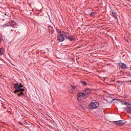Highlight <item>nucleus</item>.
Instances as JSON below:
<instances>
[{
    "mask_svg": "<svg viewBox=\"0 0 131 131\" xmlns=\"http://www.w3.org/2000/svg\"><path fill=\"white\" fill-rule=\"evenodd\" d=\"M83 93H84V95H85V96H88V95L91 94V90L88 89L84 90L83 91Z\"/></svg>",
    "mask_w": 131,
    "mask_h": 131,
    "instance_id": "0eeeda50",
    "label": "nucleus"
},
{
    "mask_svg": "<svg viewBox=\"0 0 131 131\" xmlns=\"http://www.w3.org/2000/svg\"><path fill=\"white\" fill-rule=\"evenodd\" d=\"M19 123H20V124H22V123H20V122H19Z\"/></svg>",
    "mask_w": 131,
    "mask_h": 131,
    "instance_id": "412c9836",
    "label": "nucleus"
},
{
    "mask_svg": "<svg viewBox=\"0 0 131 131\" xmlns=\"http://www.w3.org/2000/svg\"><path fill=\"white\" fill-rule=\"evenodd\" d=\"M81 83L84 84V85H88V84H86V82H85L84 81H81Z\"/></svg>",
    "mask_w": 131,
    "mask_h": 131,
    "instance_id": "f8f14e48",
    "label": "nucleus"
},
{
    "mask_svg": "<svg viewBox=\"0 0 131 131\" xmlns=\"http://www.w3.org/2000/svg\"><path fill=\"white\" fill-rule=\"evenodd\" d=\"M2 41V37L0 36V42Z\"/></svg>",
    "mask_w": 131,
    "mask_h": 131,
    "instance_id": "6ab92c4d",
    "label": "nucleus"
},
{
    "mask_svg": "<svg viewBox=\"0 0 131 131\" xmlns=\"http://www.w3.org/2000/svg\"><path fill=\"white\" fill-rule=\"evenodd\" d=\"M114 14L115 15V14H116V13H114Z\"/></svg>",
    "mask_w": 131,
    "mask_h": 131,
    "instance_id": "aec40b11",
    "label": "nucleus"
},
{
    "mask_svg": "<svg viewBox=\"0 0 131 131\" xmlns=\"http://www.w3.org/2000/svg\"><path fill=\"white\" fill-rule=\"evenodd\" d=\"M21 95H24L23 92H20V94H17V96L20 97Z\"/></svg>",
    "mask_w": 131,
    "mask_h": 131,
    "instance_id": "ddd939ff",
    "label": "nucleus"
},
{
    "mask_svg": "<svg viewBox=\"0 0 131 131\" xmlns=\"http://www.w3.org/2000/svg\"><path fill=\"white\" fill-rule=\"evenodd\" d=\"M4 53H5V49L0 48V55H4Z\"/></svg>",
    "mask_w": 131,
    "mask_h": 131,
    "instance_id": "1a4fd4ad",
    "label": "nucleus"
},
{
    "mask_svg": "<svg viewBox=\"0 0 131 131\" xmlns=\"http://www.w3.org/2000/svg\"><path fill=\"white\" fill-rule=\"evenodd\" d=\"M130 82H131V80H130Z\"/></svg>",
    "mask_w": 131,
    "mask_h": 131,
    "instance_id": "4be33fe9",
    "label": "nucleus"
},
{
    "mask_svg": "<svg viewBox=\"0 0 131 131\" xmlns=\"http://www.w3.org/2000/svg\"><path fill=\"white\" fill-rule=\"evenodd\" d=\"M96 15V13H95V12H92L91 14H90V16H91V17H93V16H95Z\"/></svg>",
    "mask_w": 131,
    "mask_h": 131,
    "instance_id": "9b49d317",
    "label": "nucleus"
},
{
    "mask_svg": "<svg viewBox=\"0 0 131 131\" xmlns=\"http://www.w3.org/2000/svg\"><path fill=\"white\" fill-rule=\"evenodd\" d=\"M15 22H13L12 24H11L10 25L11 26H14V25H15Z\"/></svg>",
    "mask_w": 131,
    "mask_h": 131,
    "instance_id": "2eb2a0df",
    "label": "nucleus"
},
{
    "mask_svg": "<svg viewBox=\"0 0 131 131\" xmlns=\"http://www.w3.org/2000/svg\"><path fill=\"white\" fill-rule=\"evenodd\" d=\"M99 102H94L91 103V106L93 109H97L99 107Z\"/></svg>",
    "mask_w": 131,
    "mask_h": 131,
    "instance_id": "39448f33",
    "label": "nucleus"
},
{
    "mask_svg": "<svg viewBox=\"0 0 131 131\" xmlns=\"http://www.w3.org/2000/svg\"><path fill=\"white\" fill-rule=\"evenodd\" d=\"M25 90L23 89H20V92H24Z\"/></svg>",
    "mask_w": 131,
    "mask_h": 131,
    "instance_id": "dca6fc26",
    "label": "nucleus"
},
{
    "mask_svg": "<svg viewBox=\"0 0 131 131\" xmlns=\"http://www.w3.org/2000/svg\"><path fill=\"white\" fill-rule=\"evenodd\" d=\"M14 89H15V91L14 92V94H16V93H19V92H20V88L19 86V84L15 83L14 84Z\"/></svg>",
    "mask_w": 131,
    "mask_h": 131,
    "instance_id": "20e7f679",
    "label": "nucleus"
},
{
    "mask_svg": "<svg viewBox=\"0 0 131 131\" xmlns=\"http://www.w3.org/2000/svg\"><path fill=\"white\" fill-rule=\"evenodd\" d=\"M68 39H69V40H71V41H73V40H74V39L72 38V37H68Z\"/></svg>",
    "mask_w": 131,
    "mask_h": 131,
    "instance_id": "9d476101",
    "label": "nucleus"
},
{
    "mask_svg": "<svg viewBox=\"0 0 131 131\" xmlns=\"http://www.w3.org/2000/svg\"><path fill=\"white\" fill-rule=\"evenodd\" d=\"M115 122L116 124H117L118 125H122L126 123V122L124 120L115 121Z\"/></svg>",
    "mask_w": 131,
    "mask_h": 131,
    "instance_id": "423d86ee",
    "label": "nucleus"
},
{
    "mask_svg": "<svg viewBox=\"0 0 131 131\" xmlns=\"http://www.w3.org/2000/svg\"><path fill=\"white\" fill-rule=\"evenodd\" d=\"M119 67H121L122 69H125L126 68V64L122 63H119Z\"/></svg>",
    "mask_w": 131,
    "mask_h": 131,
    "instance_id": "6e6552de",
    "label": "nucleus"
},
{
    "mask_svg": "<svg viewBox=\"0 0 131 131\" xmlns=\"http://www.w3.org/2000/svg\"><path fill=\"white\" fill-rule=\"evenodd\" d=\"M124 98H127L128 97V96L127 95H124Z\"/></svg>",
    "mask_w": 131,
    "mask_h": 131,
    "instance_id": "a211bd4d",
    "label": "nucleus"
},
{
    "mask_svg": "<svg viewBox=\"0 0 131 131\" xmlns=\"http://www.w3.org/2000/svg\"><path fill=\"white\" fill-rule=\"evenodd\" d=\"M68 34L62 32L61 33L59 34V35L57 36V39L59 41H60V42H62V41H64L66 38H67Z\"/></svg>",
    "mask_w": 131,
    "mask_h": 131,
    "instance_id": "f257e3e1",
    "label": "nucleus"
},
{
    "mask_svg": "<svg viewBox=\"0 0 131 131\" xmlns=\"http://www.w3.org/2000/svg\"><path fill=\"white\" fill-rule=\"evenodd\" d=\"M124 105H127V106H128L126 107H124V109H125V110H126L127 112L128 113H129V112H130L131 111V104H129V103L127 102H125L124 103Z\"/></svg>",
    "mask_w": 131,
    "mask_h": 131,
    "instance_id": "7ed1b4c3",
    "label": "nucleus"
},
{
    "mask_svg": "<svg viewBox=\"0 0 131 131\" xmlns=\"http://www.w3.org/2000/svg\"><path fill=\"white\" fill-rule=\"evenodd\" d=\"M19 87L20 88H23V85H21V83L20 85H19Z\"/></svg>",
    "mask_w": 131,
    "mask_h": 131,
    "instance_id": "f3484780",
    "label": "nucleus"
},
{
    "mask_svg": "<svg viewBox=\"0 0 131 131\" xmlns=\"http://www.w3.org/2000/svg\"><path fill=\"white\" fill-rule=\"evenodd\" d=\"M84 96H85V95H84L83 92L79 93L77 95V99L78 101H81V100L84 98Z\"/></svg>",
    "mask_w": 131,
    "mask_h": 131,
    "instance_id": "f03ea898",
    "label": "nucleus"
},
{
    "mask_svg": "<svg viewBox=\"0 0 131 131\" xmlns=\"http://www.w3.org/2000/svg\"><path fill=\"white\" fill-rule=\"evenodd\" d=\"M76 86H77L72 85V89H76Z\"/></svg>",
    "mask_w": 131,
    "mask_h": 131,
    "instance_id": "4468645a",
    "label": "nucleus"
}]
</instances>
